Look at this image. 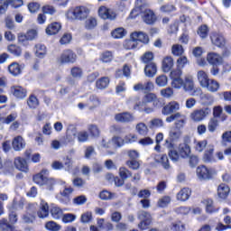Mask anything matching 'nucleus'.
<instances>
[{
    "label": "nucleus",
    "mask_w": 231,
    "mask_h": 231,
    "mask_svg": "<svg viewBox=\"0 0 231 231\" xmlns=\"http://www.w3.org/2000/svg\"><path fill=\"white\" fill-rule=\"evenodd\" d=\"M181 88L186 93H189L190 97H202V98H210V96L203 94L201 88L196 87V85H194V78H192L190 75L185 76Z\"/></svg>",
    "instance_id": "f03ea898"
},
{
    "label": "nucleus",
    "mask_w": 231,
    "mask_h": 231,
    "mask_svg": "<svg viewBox=\"0 0 231 231\" xmlns=\"http://www.w3.org/2000/svg\"><path fill=\"white\" fill-rule=\"evenodd\" d=\"M174 67V60L171 56H166L162 60V69L163 73H169Z\"/></svg>",
    "instance_id": "6ab92c4d"
},
{
    "label": "nucleus",
    "mask_w": 231,
    "mask_h": 231,
    "mask_svg": "<svg viewBox=\"0 0 231 231\" xmlns=\"http://www.w3.org/2000/svg\"><path fill=\"white\" fill-rule=\"evenodd\" d=\"M24 147H26V142H24L23 136L18 135L14 138L13 148L14 151H22V149H24Z\"/></svg>",
    "instance_id": "412c9836"
},
{
    "label": "nucleus",
    "mask_w": 231,
    "mask_h": 231,
    "mask_svg": "<svg viewBox=\"0 0 231 231\" xmlns=\"http://www.w3.org/2000/svg\"><path fill=\"white\" fill-rule=\"evenodd\" d=\"M119 176L122 180H127L133 176V173L125 167H121L119 169Z\"/></svg>",
    "instance_id": "8fccbe9b"
},
{
    "label": "nucleus",
    "mask_w": 231,
    "mask_h": 231,
    "mask_svg": "<svg viewBox=\"0 0 231 231\" xmlns=\"http://www.w3.org/2000/svg\"><path fill=\"white\" fill-rule=\"evenodd\" d=\"M88 106L91 108L98 107V106H100V99H98V97L96 96H91L88 99Z\"/></svg>",
    "instance_id": "603ef678"
},
{
    "label": "nucleus",
    "mask_w": 231,
    "mask_h": 231,
    "mask_svg": "<svg viewBox=\"0 0 231 231\" xmlns=\"http://www.w3.org/2000/svg\"><path fill=\"white\" fill-rule=\"evenodd\" d=\"M139 219H141V223L138 225V226L141 230H147L152 222V217L147 211H140Z\"/></svg>",
    "instance_id": "6e6552de"
},
{
    "label": "nucleus",
    "mask_w": 231,
    "mask_h": 231,
    "mask_svg": "<svg viewBox=\"0 0 231 231\" xmlns=\"http://www.w3.org/2000/svg\"><path fill=\"white\" fill-rule=\"evenodd\" d=\"M126 166L133 171H138V169H140V162L136 160H128L126 161Z\"/></svg>",
    "instance_id": "bf43d9fd"
},
{
    "label": "nucleus",
    "mask_w": 231,
    "mask_h": 231,
    "mask_svg": "<svg viewBox=\"0 0 231 231\" xmlns=\"http://www.w3.org/2000/svg\"><path fill=\"white\" fill-rule=\"evenodd\" d=\"M165 147L169 149V156L171 162H180V158H189L190 156V146L187 143H180L178 151L174 150V144L169 140L165 141Z\"/></svg>",
    "instance_id": "f257e3e1"
},
{
    "label": "nucleus",
    "mask_w": 231,
    "mask_h": 231,
    "mask_svg": "<svg viewBox=\"0 0 231 231\" xmlns=\"http://www.w3.org/2000/svg\"><path fill=\"white\" fill-rule=\"evenodd\" d=\"M99 198L100 199H105V200L113 199V198H115V193H111L107 190H103L100 192Z\"/></svg>",
    "instance_id": "0e129e2a"
},
{
    "label": "nucleus",
    "mask_w": 231,
    "mask_h": 231,
    "mask_svg": "<svg viewBox=\"0 0 231 231\" xmlns=\"http://www.w3.org/2000/svg\"><path fill=\"white\" fill-rule=\"evenodd\" d=\"M202 160L204 163H216V162H217V158L214 157V145H208Z\"/></svg>",
    "instance_id": "4468645a"
},
{
    "label": "nucleus",
    "mask_w": 231,
    "mask_h": 231,
    "mask_svg": "<svg viewBox=\"0 0 231 231\" xmlns=\"http://www.w3.org/2000/svg\"><path fill=\"white\" fill-rule=\"evenodd\" d=\"M27 106L31 109H37V107L39 106V99L37 98V97H35V95H31L29 97V98L27 99Z\"/></svg>",
    "instance_id": "a19ab883"
},
{
    "label": "nucleus",
    "mask_w": 231,
    "mask_h": 231,
    "mask_svg": "<svg viewBox=\"0 0 231 231\" xmlns=\"http://www.w3.org/2000/svg\"><path fill=\"white\" fill-rule=\"evenodd\" d=\"M169 203H171V197L164 196L159 199L158 207H160L161 208H165V207H167Z\"/></svg>",
    "instance_id": "052dcab7"
},
{
    "label": "nucleus",
    "mask_w": 231,
    "mask_h": 231,
    "mask_svg": "<svg viewBox=\"0 0 231 231\" xmlns=\"http://www.w3.org/2000/svg\"><path fill=\"white\" fill-rule=\"evenodd\" d=\"M143 42L147 44L149 42V36L143 32H134L131 33V40L127 42L129 50H134L136 48V42Z\"/></svg>",
    "instance_id": "20e7f679"
},
{
    "label": "nucleus",
    "mask_w": 231,
    "mask_h": 231,
    "mask_svg": "<svg viewBox=\"0 0 231 231\" xmlns=\"http://www.w3.org/2000/svg\"><path fill=\"white\" fill-rule=\"evenodd\" d=\"M97 18L90 16L85 21V28L86 30H93L97 28Z\"/></svg>",
    "instance_id": "37998d69"
},
{
    "label": "nucleus",
    "mask_w": 231,
    "mask_h": 231,
    "mask_svg": "<svg viewBox=\"0 0 231 231\" xmlns=\"http://www.w3.org/2000/svg\"><path fill=\"white\" fill-rule=\"evenodd\" d=\"M11 93L15 97V98H26V95H28V91L26 88L21 86H14L11 88Z\"/></svg>",
    "instance_id": "a211bd4d"
},
{
    "label": "nucleus",
    "mask_w": 231,
    "mask_h": 231,
    "mask_svg": "<svg viewBox=\"0 0 231 231\" xmlns=\"http://www.w3.org/2000/svg\"><path fill=\"white\" fill-rule=\"evenodd\" d=\"M70 73L74 79H80L82 77V69L79 67H73L70 70Z\"/></svg>",
    "instance_id": "e2e57ef3"
},
{
    "label": "nucleus",
    "mask_w": 231,
    "mask_h": 231,
    "mask_svg": "<svg viewBox=\"0 0 231 231\" xmlns=\"http://www.w3.org/2000/svg\"><path fill=\"white\" fill-rule=\"evenodd\" d=\"M168 82L169 79L163 74L155 79V84H157L159 88H165Z\"/></svg>",
    "instance_id": "de8ad7c7"
},
{
    "label": "nucleus",
    "mask_w": 231,
    "mask_h": 231,
    "mask_svg": "<svg viewBox=\"0 0 231 231\" xmlns=\"http://www.w3.org/2000/svg\"><path fill=\"white\" fill-rule=\"evenodd\" d=\"M143 21L146 24H152L156 21V15L151 9H146L143 13Z\"/></svg>",
    "instance_id": "7c9ffc66"
},
{
    "label": "nucleus",
    "mask_w": 231,
    "mask_h": 231,
    "mask_svg": "<svg viewBox=\"0 0 231 231\" xmlns=\"http://www.w3.org/2000/svg\"><path fill=\"white\" fill-rule=\"evenodd\" d=\"M156 71H157L156 64H154L153 62L146 64L144 68V73L146 77L152 79V77L156 75Z\"/></svg>",
    "instance_id": "c756f323"
},
{
    "label": "nucleus",
    "mask_w": 231,
    "mask_h": 231,
    "mask_svg": "<svg viewBox=\"0 0 231 231\" xmlns=\"http://www.w3.org/2000/svg\"><path fill=\"white\" fill-rule=\"evenodd\" d=\"M37 216L38 217H40V219H44L45 217H48V216H50V208L48 206V203H42V206L40 207V209L37 212Z\"/></svg>",
    "instance_id": "bb28decb"
},
{
    "label": "nucleus",
    "mask_w": 231,
    "mask_h": 231,
    "mask_svg": "<svg viewBox=\"0 0 231 231\" xmlns=\"http://www.w3.org/2000/svg\"><path fill=\"white\" fill-rule=\"evenodd\" d=\"M86 201H88V198H86V196H84V195L76 197L73 199L74 205H84V203H86Z\"/></svg>",
    "instance_id": "774afa93"
},
{
    "label": "nucleus",
    "mask_w": 231,
    "mask_h": 231,
    "mask_svg": "<svg viewBox=\"0 0 231 231\" xmlns=\"http://www.w3.org/2000/svg\"><path fill=\"white\" fill-rule=\"evenodd\" d=\"M187 64H189V60L187 59V57L185 56H180L178 60H177V69H182V68H185V66H187Z\"/></svg>",
    "instance_id": "5fc2aeb1"
},
{
    "label": "nucleus",
    "mask_w": 231,
    "mask_h": 231,
    "mask_svg": "<svg viewBox=\"0 0 231 231\" xmlns=\"http://www.w3.org/2000/svg\"><path fill=\"white\" fill-rule=\"evenodd\" d=\"M181 134H183L181 129L171 127L169 132V138L171 142H179L181 138Z\"/></svg>",
    "instance_id": "5701e85b"
},
{
    "label": "nucleus",
    "mask_w": 231,
    "mask_h": 231,
    "mask_svg": "<svg viewBox=\"0 0 231 231\" xmlns=\"http://www.w3.org/2000/svg\"><path fill=\"white\" fill-rule=\"evenodd\" d=\"M51 215L52 216L53 219H60L62 216H64V211L57 206H54L51 208Z\"/></svg>",
    "instance_id": "58836bf2"
},
{
    "label": "nucleus",
    "mask_w": 231,
    "mask_h": 231,
    "mask_svg": "<svg viewBox=\"0 0 231 231\" xmlns=\"http://www.w3.org/2000/svg\"><path fill=\"white\" fill-rule=\"evenodd\" d=\"M115 120L121 124H131V122H134V116L129 112L118 113L116 114Z\"/></svg>",
    "instance_id": "f8f14e48"
},
{
    "label": "nucleus",
    "mask_w": 231,
    "mask_h": 231,
    "mask_svg": "<svg viewBox=\"0 0 231 231\" xmlns=\"http://www.w3.org/2000/svg\"><path fill=\"white\" fill-rule=\"evenodd\" d=\"M198 35H199L201 39H207L208 35V26L201 25L200 27H199Z\"/></svg>",
    "instance_id": "864d4df0"
},
{
    "label": "nucleus",
    "mask_w": 231,
    "mask_h": 231,
    "mask_svg": "<svg viewBox=\"0 0 231 231\" xmlns=\"http://www.w3.org/2000/svg\"><path fill=\"white\" fill-rule=\"evenodd\" d=\"M218 126L219 121H217L216 117L209 119L208 123V130L209 131V133H216V129H217Z\"/></svg>",
    "instance_id": "79ce46f5"
},
{
    "label": "nucleus",
    "mask_w": 231,
    "mask_h": 231,
    "mask_svg": "<svg viewBox=\"0 0 231 231\" xmlns=\"http://www.w3.org/2000/svg\"><path fill=\"white\" fill-rule=\"evenodd\" d=\"M100 60H102V62H111L113 60V53H111V51L103 52Z\"/></svg>",
    "instance_id": "680f3d73"
},
{
    "label": "nucleus",
    "mask_w": 231,
    "mask_h": 231,
    "mask_svg": "<svg viewBox=\"0 0 231 231\" xmlns=\"http://www.w3.org/2000/svg\"><path fill=\"white\" fill-rule=\"evenodd\" d=\"M135 130L138 133V134H141L143 136H145L147 133H149V128L147 127V125L145 123H138L135 126Z\"/></svg>",
    "instance_id": "ea45409f"
},
{
    "label": "nucleus",
    "mask_w": 231,
    "mask_h": 231,
    "mask_svg": "<svg viewBox=\"0 0 231 231\" xmlns=\"http://www.w3.org/2000/svg\"><path fill=\"white\" fill-rule=\"evenodd\" d=\"M98 15L101 19H109V21H115L116 19V13L113 9H109L106 6H101L98 9Z\"/></svg>",
    "instance_id": "9b49d317"
},
{
    "label": "nucleus",
    "mask_w": 231,
    "mask_h": 231,
    "mask_svg": "<svg viewBox=\"0 0 231 231\" xmlns=\"http://www.w3.org/2000/svg\"><path fill=\"white\" fill-rule=\"evenodd\" d=\"M125 143V139L120 136H114L110 141L103 139L101 142V145L105 149H116L117 147H122Z\"/></svg>",
    "instance_id": "0eeeda50"
},
{
    "label": "nucleus",
    "mask_w": 231,
    "mask_h": 231,
    "mask_svg": "<svg viewBox=\"0 0 231 231\" xmlns=\"http://www.w3.org/2000/svg\"><path fill=\"white\" fill-rule=\"evenodd\" d=\"M171 79V86L175 89H181V87L183 86V82L185 79H183V71L180 69H174L170 74Z\"/></svg>",
    "instance_id": "39448f33"
},
{
    "label": "nucleus",
    "mask_w": 231,
    "mask_h": 231,
    "mask_svg": "<svg viewBox=\"0 0 231 231\" xmlns=\"http://www.w3.org/2000/svg\"><path fill=\"white\" fill-rule=\"evenodd\" d=\"M9 72L11 75H14V77H17V75H21V65L17 62H13L8 67Z\"/></svg>",
    "instance_id": "4c0bfd02"
},
{
    "label": "nucleus",
    "mask_w": 231,
    "mask_h": 231,
    "mask_svg": "<svg viewBox=\"0 0 231 231\" xmlns=\"http://www.w3.org/2000/svg\"><path fill=\"white\" fill-rule=\"evenodd\" d=\"M154 160L155 162H157V163H161L163 169H171V164L169 163V157H167V155H156Z\"/></svg>",
    "instance_id": "72a5a7b5"
},
{
    "label": "nucleus",
    "mask_w": 231,
    "mask_h": 231,
    "mask_svg": "<svg viewBox=\"0 0 231 231\" xmlns=\"http://www.w3.org/2000/svg\"><path fill=\"white\" fill-rule=\"evenodd\" d=\"M210 113H212V110H210L208 107L195 109L190 113L189 118L193 122H203V120H205V118H207Z\"/></svg>",
    "instance_id": "423d86ee"
},
{
    "label": "nucleus",
    "mask_w": 231,
    "mask_h": 231,
    "mask_svg": "<svg viewBox=\"0 0 231 231\" xmlns=\"http://www.w3.org/2000/svg\"><path fill=\"white\" fill-rule=\"evenodd\" d=\"M211 42L214 46H217V48H223L226 42L225 41V37L223 34L213 32L210 35Z\"/></svg>",
    "instance_id": "f3484780"
},
{
    "label": "nucleus",
    "mask_w": 231,
    "mask_h": 231,
    "mask_svg": "<svg viewBox=\"0 0 231 231\" xmlns=\"http://www.w3.org/2000/svg\"><path fill=\"white\" fill-rule=\"evenodd\" d=\"M152 89H154V84L152 81H147L146 83H137L134 86V91L151 93Z\"/></svg>",
    "instance_id": "2eb2a0df"
},
{
    "label": "nucleus",
    "mask_w": 231,
    "mask_h": 231,
    "mask_svg": "<svg viewBox=\"0 0 231 231\" xmlns=\"http://www.w3.org/2000/svg\"><path fill=\"white\" fill-rule=\"evenodd\" d=\"M48 174H50L48 170H42L40 173L33 176L34 183L41 186L44 185V180H46Z\"/></svg>",
    "instance_id": "aec40b11"
},
{
    "label": "nucleus",
    "mask_w": 231,
    "mask_h": 231,
    "mask_svg": "<svg viewBox=\"0 0 231 231\" xmlns=\"http://www.w3.org/2000/svg\"><path fill=\"white\" fill-rule=\"evenodd\" d=\"M142 106H147V104H152L153 107H160V99L154 93H147L143 97L142 101L138 102Z\"/></svg>",
    "instance_id": "9d476101"
},
{
    "label": "nucleus",
    "mask_w": 231,
    "mask_h": 231,
    "mask_svg": "<svg viewBox=\"0 0 231 231\" xmlns=\"http://www.w3.org/2000/svg\"><path fill=\"white\" fill-rule=\"evenodd\" d=\"M7 50L10 53L14 55L15 57H21V55L23 53V50L21 49V47H19L17 45H14V44L9 45Z\"/></svg>",
    "instance_id": "c03bdc74"
},
{
    "label": "nucleus",
    "mask_w": 231,
    "mask_h": 231,
    "mask_svg": "<svg viewBox=\"0 0 231 231\" xmlns=\"http://www.w3.org/2000/svg\"><path fill=\"white\" fill-rule=\"evenodd\" d=\"M111 35L114 39H123V37H125V35H127V31H125V29L122 27H119L117 29H115L112 32Z\"/></svg>",
    "instance_id": "c9c22d12"
},
{
    "label": "nucleus",
    "mask_w": 231,
    "mask_h": 231,
    "mask_svg": "<svg viewBox=\"0 0 231 231\" xmlns=\"http://www.w3.org/2000/svg\"><path fill=\"white\" fill-rule=\"evenodd\" d=\"M14 165L18 171H21L22 172H28V163L26 162V160L18 157L14 160Z\"/></svg>",
    "instance_id": "393cba45"
},
{
    "label": "nucleus",
    "mask_w": 231,
    "mask_h": 231,
    "mask_svg": "<svg viewBox=\"0 0 231 231\" xmlns=\"http://www.w3.org/2000/svg\"><path fill=\"white\" fill-rule=\"evenodd\" d=\"M190 194H192V191L189 188H183L178 194H177V199L179 201H187L189 198H190Z\"/></svg>",
    "instance_id": "473e14b6"
},
{
    "label": "nucleus",
    "mask_w": 231,
    "mask_h": 231,
    "mask_svg": "<svg viewBox=\"0 0 231 231\" xmlns=\"http://www.w3.org/2000/svg\"><path fill=\"white\" fill-rule=\"evenodd\" d=\"M183 47L180 44H175L171 48V53L176 57H180V55H183Z\"/></svg>",
    "instance_id": "13d9d810"
},
{
    "label": "nucleus",
    "mask_w": 231,
    "mask_h": 231,
    "mask_svg": "<svg viewBox=\"0 0 231 231\" xmlns=\"http://www.w3.org/2000/svg\"><path fill=\"white\" fill-rule=\"evenodd\" d=\"M89 15V8L84 5L76 6L73 11L67 13L68 19H78V21H84Z\"/></svg>",
    "instance_id": "7ed1b4c3"
},
{
    "label": "nucleus",
    "mask_w": 231,
    "mask_h": 231,
    "mask_svg": "<svg viewBox=\"0 0 231 231\" xmlns=\"http://www.w3.org/2000/svg\"><path fill=\"white\" fill-rule=\"evenodd\" d=\"M219 82L216 81V79H209L202 88L210 91V93H216L219 90Z\"/></svg>",
    "instance_id": "b1692460"
},
{
    "label": "nucleus",
    "mask_w": 231,
    "mask_h": 231,
    "mask_svg": "<svg viewBox=\"0 0 231 231\" xmlns=\"http://www.w3.org/2000/svg\"><path fill=\"white\" fill-rule=\"evenodd\" d=\"M22 219L23 221V223H33V221H35V215L30 212H27L25 214L23 215Z\"/></svg>",
    "instance_id": "4d7b16f0"
},
{
    "label": "nucleus",
    "mask_w": 231,
    "mask_h": 231,
    "mask_svg": "<svg viewBox=\"0 0 231 231\" xmlns=\"http://www.w3.org/2000/svg\"><path fill=\"white\" fill-rule=\"evenodd\" d=\"M77 217L71 213H67L62 216L63 223H73Z\"/></svg>",
    "instance_id": "338daca9"
},
{
    "label": "nucleus",
    "mask_w": 231,
    "mask_h": 231,
    "mask_svg": "<svg viewBox=\"0 0 231 231\" xmlns=\"http://www.w3.org/2000/svg\"><path fill=\"white\" fill-rule=\"evenodd\" d=\"M206 212L208 214H214V212H217V209L214 208V200L208 199H206Z\"/></svg>",
    "instance_id": "09e8293b"
},
{
    "label": "nucleus",
    "mask_w": 231,
    "mask_h": 231,
    "mask_svg": "<svg viewBox=\"0 0 231 231\" xmlns=\"http://www.w3.org/2000/svg\"><path fill=\"white\" fill-rule=\"evenodd\" d=\"M135 111H139L140 113H146V115H151V113L154 112V108L148 106L147 105L142 106V103H136L134 106Z\"/></svg>",
    "instance_id": "2f4dec72"
},
{
    "label": "nucleus",
    "mask_w": 231,
    "mask_h": 231,
    "mask_svg": "<svg viewBox=\"0 0 231 231\" xmlns=\"http://www.w3.org/2000/svg\"><path fill=\"white\" fill-rule=\"evenodd\" d=\"M228 194H230V188L226 184H220L217 188V196L221 199H226L228 198Z\"/></svg>",
    "instance_id": "4be33fe9"
},
{
    "label": "nucleus",
    "mask_w": 231,
    "mask_h": 231,
    "mask_svg": "<svg viewBox=\"0 0 231 231\" xmlns=\"http://www.w3.org/2000/svg\"><path fill=\"white\" fill-rule=\"evenodd\" d=\"M197 79L201 88H204L210 79L205 70H199L197 72Z\"/></svg>",
    "instance_id": "a878e982"
},
{
    "label": "nucleus",
    "mask_w": 231,
    "mask_h": 231,
    "mask_svg": "<svg viewBox=\"0 0 231 231\" xmlns=\"http://www.w3.org/2000/svg\"><path fill=\"white\" fill-rule=\"evenodd\" d=\"M109 86V78L108 77H103L97 80L96 82V88L97 89H106Z\"/></svg>",
    "instance_id": "e433bc0d"
},
{
    "label": "nucleus",
    "mask_w": 231,
    "mask_h": 231,
    "mask_svg": "<svg viewBox=\"0 0 231 231\" xmlns=\"http://www.w3.org/2000/svg\"><path fill=\"white\" fill-rule=\"evenodd\" d=\"M171 230L173 231H184L185 224L181 223V221H178L172 224Z\"/></svg>",
    "instance_id": "69168bd1"
},
{
    "label": "nucleus",
    "mask_w": 231,
    "mask_h": 231,
    "mask_svg": "<svg viewBox=\"0 0 231 231\" xmlns=\"http://www.w3.org/2000/svg\"><path fill=\"white\" fill-rule=\"evenodd\" d=\"M8 6H10V0H0V15L6 14Z\"/></svg>",
    "instance_id": "6e6d98bb"
},
{
    "label": "nucleus",
    "mask_w": 231,
    "mask_h": 231,
    "mask_svg": "<svg viewBox=\"0 0 231 231\" xmlns=\"http://www.w3.org/2000/svg\"><path fill=\"white\" fill-rule=\"evenodd\" d=\"M197 176L199 180H210L212 178V171L208 170L205 165L197 168Z\"/></svg>",
    "instance_id": "dca6fc26"
},
{
    "label": "nucleus",
    "mask_w": 231,
    "mask_h": 231,
    "mask_svg": "<svg viewBox=\"0 0 231 231\" xmlns=\"http://www.w3.org/2000/svg\"><path fill=\"white\" fill-rule=\"evenodd\" d=\"M208 61L212 66H219L223 62V58L217 53H209L208 55Z\"/></svg>",
    "instance_id": "cd10ccee"
},
{
    "label": "nucleus",
    "mask_w": 231,
    "mask_h": 231,
    "mask_svg": "<svg viewBox=\"0 0 231 231\" xmlns=\"http://www.w3.org/2000/svg\"><path fill=\"white\" fill-rule=\"evenodd\" d=\"M207 145H208V141L207 139L201 141H194V149L197 152H203L205 149H207Z\"/></svg>",
    "instance_id": "f704fd0d"
},
{
    "label": "nucleus",
    "mask_w": 231,
    "mask_h": 231,
    "mask_svg": "<svg viewBox=\"0 0 231 231\" xmlns=\"http://www.w3.org/2000/svg\"><path fill=\"white\" fill-rule=\"evenodd\" d=\"M176 111H180V103L171 101L162 107V114L165 116H169V115H172V113H176Z\"/></svg>",
    "instance_id": "ddd939ff"
},
{
    "label": "nucleus",
    "mask_w": 231,
    "mask_h": 231,
    "mask_svg": "<svg viewBox=\"0 0 231 231\" xmlns=\"http://www.w3.org/2000/svg\"><path fill=\"white\" fill-rule=\"evenodd\" d=\"M45 228L46 230H50V231H59L60 230V228H62V226L57 224V222L55 221H48L45 224Z\"/></svg>",
    "instance_id": "a18cd8bd"
},
{
    "label": "nucleus",
    "mask_w": 231,
    "mask_h": 231,
    "mask_svg": "<svg viewBox=\"0 0 231 231\" xmlns=\"http://www.w3.org/2000/svg\"><path fill=\"white\" fill-rule=\"evenodd\" d=\"M35 55L36 57H39L40 59H43V57L46 55V46L43 44H37L35 46Z\"/></svg>",
    "instance_id": "49530a36"
},
{
    "label": "nucleus",
    "mask_w": 231,
    "mask_h": 231,
    "mask_svg": "<svg viewBox=\"0 0 231 231\" xmlns=\"http://www.w3.org/2000/svg\"><path fill=\"white\" fill-rule=\"evenodd\" d=\"M15 227L10 226V224H8V220L2 218L0 220V229H2L3 231H14Z\"/></svg>",
    "instance_id": "3c124183"
},
{
    "label": "nucleus",
    "mask_w": 231,
    "mask_h": 231,
    "mask_svg": "<svg viewBox=\"0 0 231 231\" xmlns=\"http://www.w3.org/2000/svg\"><path fill=\"white\" fill-rule=\"evenodd\" d=\"M61 25L60 23H52L51 24H50L47 28H46V34L47 35H55L57 33H59V32L60 31Z\"/></svg>",
    "instance_id": "c85d7f7f"
},
{
    "label": "nucleus",
    "mask_w": 231,
    "mask_h": 231,
    "mask_svg": "<svg viewBox=\"0 0 231 231\" xmlns=\"http://www.w3.org/2000/svg\"><path fill=\"white\" fill-rule=\"evenodd\" d=\"M76 60L77 54L71 50L64 51L59 59V62H60V64H73Z\"/></svg>",
    "instance_id": "1a4fd4ad"
}]
</instances>
